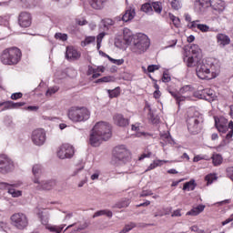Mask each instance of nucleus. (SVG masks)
<instances>
[{"mask_svg": "<svg viewBox=\"0 0 233 233\" xmlns=\"http://www.w3.org/2000/svg\"><path fill=\"white\" fill-rule=\"evenodd\" d=\"M112 137V127L106 122H97L93 127L89 144L91 147H99L103 141H108Z\"/></svg>", "mask_w": 233, "mask_h": 233, "instance_id": "nucleus-1", "label": "nucleus"}, {"mask_svg": "<svg viewBox=\"0 0 233 233\" xmlns=\"http://www.w3.org/2000/svg\"><path fill=\"white\" fill-rule=\"evenodd\" d=\"M23 56V53H21V49L17 47H11L5 49L2 52V55L0 56L1 63L3 65H17L19 61H21V57Z\"/></svg>", "mask_w": 233, "mask_h": 233, "instance_id": "nucleus-2", "label": "nucleus"}, {"mask_svg": "<svg viewBox=\"0 0 233 233\" xmlns=\"http://www.w3.org/2000/svg\"><path fill=\"white\" fill-rule=\"evenodd\" d=\"M67 117L73 123H81L90 119V111L86 107L73 106L68 109Z\"/></svg>", "mask_w": 233, "mask_h": 233, "instance_id": "nucleus-3", "label": "nucleus"}, {"mask_svg": "<svg viewBox=\"0 0 233 233\" xmlns=\"http://www.w3.org/2000/svg\"><path fill=\"white\" fill-rule=\"evenodd\" d=\"M150 46V39L147 35L138 34L133 42V52L136 54H143V52H147L148 47Z\"/></svg>", "mask_w": 233, "mask_h": 233, "instance_id": "nucleus-4", "label": "nucleus"}, {"mask_svg": "<svg viewBox=\"0 0 233 233\" xmlns=\"http://www.w3.org/2000/svg\"><path fill=\"white\" fill-rule=\"evenodd\" d=\"M11 225L18 230H25L28 227V217L25 213H15L10 217Z\"/></svg>", "mask_w": 233, "mask_h": 233, "instance_id": "nucleus-5", "label": "nucleus"}, {"mask_svg": "<svg viewBox=\"0 0 233 233\" xmlns=\"http://www.w3.org/2000/svg\"><path fill=\"white\" fill-rule=\"evenodd\" d=\"M128 156H130V152L125 147H116L112 158L113 165H116V163H127L128 161Z\"/></svg>", "mask_w": 233, "mask_h": 233, "instance_id": "nucleus-6", "label": "nucleus"}, {"mask_svg": "<svg viewBox=\"0 0 233 233\" xmlns=\"http://www.w3.org/2000/svg\"><path fill=\"white\" fill-rule=\"evenodd\" d=\"M74 154V147L70 144H63L56 151V156L59 159H72Z\"/></svg>", "mask_w": 233, "mask_h": 233, "instance_id": "nucleus-7", "label": "nucleus"}, {"mask_svg": "<svg viewBox=\"0 0 233 233\" xmlns=\"http://www.w3.org/2000/svg\"><path fill=\"white\" fill-rule=\"evenodd\" d=\"M196 72L199 79H212V75L210 74V66H208V64H205V62L202 60H200V63H198L197 66Z\"/></svg>", "mask_w": 233, "mask_h": 233, "instance_id": "nucleus-8", "label": "nucleus"}, {"mask_svg": "<svg viewBox=\"0 0 233 233\" xmlns=\"http://www.w3.org/2000/svg\"><path fill=\"white\" fill-rule=\"evenodd\" d=\"M14 161L8 157L6 155H0V173L8 174L14 170Z\"/></svg>", "mask_w": 233, "mask_h": 233, "instance_id": "nucleus-9", "label": "nucleus"}, {"mask_svg": "<svg viewBox=\"0 0 233 233\" xmlns=\"http://www.w3.org/2000/svg\"><path fill=\"white\" fill-rule=\"evenodd\" d=\"M31 139L34 145H36V147H42V145H45V141H46V133L44 129H35L32 133Z\"/></svg>", "mask_w": 233, "mask_h": 233, "instance_id": "nucleus-10", "label": "nucleus"}, {"mask_svg": "<svg viewBox=\"0 0 233 233\" xmlns=\"http://www.w3.org/2000/svg\"><path fill=\"white\" fill-rule=\"evenodd\" d=\"M201 118L191 116L187 119V129L191 134H199L201 132Z\"/></svg>", "mask_w": 233, "mask_h": 233, "instance_id": "nucleus-11", "label": "nucleus"}, {"mask_svg": "<svg viewBox=\"0 0 233 233\" xmlns=\"http://www.w3.org/2000/svg\"><path fill=\"white\" fill-rule=\"evenodd\" d=\"M34 183L37 185V190H52V188L57 185L56 180L39 181V178H34Z\"/></svg>", "mask_w": 233, "mask_h": 233, "instance_id": "nucleus-12", "label": "nucleus"}, {"mask_svg": "<svg viewBox=\"0 0 233 233\" xmlns=\"http://www.w3.org/2000/svg\"><path fill=\"white\" fill-rule=\"evenodd\" d=\"M18 25L21 28H28L32 25V15L28 12H22L18 15Z\"/></svg>", "mask_w": 233, "mask_h": 233, "instance_id": "nucleus-13", "label": "nucleus"}, {"mask_svg": "<svg viewBox=\"0 0 233 233\" xmlns=\"http://www.w3.org/2000/svg\"><path fill=\"white\" fill-rule=\"evenodd\" d=\"M217 128L218 132H221L222 134H227L226 139H228V141H230V139H232V137H233V122L232 121H230L228 126L217 124Z\"/></svg>", "mask_w": 233, "mask_h": 233, "instance_id": "nucleus-14", "label": "nucleus"}, {"mask_svg": "<svg viewBox=\"0 0 233 233\" xmlns=\"http://www.w3.org/2000/svg\"><path fill=\"white\" fill-rule=\"evenodd\" d=\"M217 128L218 132H221L222 134H227L226 139H228V141H230V139H232V137H233V122L232 121H230L228 126L217 124Z\"/></svg>", "mask_w": 233, "mask_h": 233, "instance_id": "nucleus-15", "label": "nucleus"}, {"mask_svg": "<svg viewBox=\"0 0 233 233\" xmlns=\"http://www.w3.org/2000/svg\"><path fill=\"white\" fill-rule=\"evenodd\" d=\"M113 123L114 125H116V127H121L122 128H125V127H128L130 125V120L128 118H126L125 116L119 113H116L113 116Z\"/></svg>", "mask_w": 233, "mask_h": 233, "instance_id": "nucleus-16", "label": "nucleus"}, {"mask_svg": "<svg viewBox=\"0 0 233 233\" xmlns=\"http://www.w3.org/2000/svg\"><path fill=\"white\" fill-rule=\"evenodd\" d=\"M200 99L212 103V101H216V92L210 88L203 89L200 94Z\"/></svg>", "mask_w": 233, "mask_h": 233, "instance_id": "nucleus-17", "label": "nucleus"}, {"mask_svg": "<svg viewBox=\"0 0 233 233\" xmlns=\"http://www.w3.org/2000/svg\"><path fill=\"white\" fill-rule=\"evenodd\" d=\"M160 145L161 147H167V145H176V142H174V139L172 138V136H170V133H161Z\"/></svg>", "mask_w": 233, "mask_h": 233, "instance_id": "nucleus-18", "label": "nucleus"}, {"mask_svg": "<svg viewBox=\"0 0 233 233\" xmlns=\"http://www.w3.org/2000/svg\"><path fill=\"white\" fill-rule=\"evenodd\" d=\"M66 57L70 61H76L81 57V54H79L74 47H66Z\"/></svg>", "mask_w": 233, "mask_h": 233, "instance_id": "nucleus-19", "label": "nucleus"}, {"mask_svg": "<svg viewBox=\"0 0 233 233\" xmlns=\"http://www.w3.org/2000/svg\"><path fill=\"white\" fill-rule=\"evenodd\" d=\"M217 43L223 48L227 46V45H230V37L225 34H218Z\"/></svg>", "mask_w": 233, "mask_h": 233, "instance_id": "nucleus-20", "label": "nucleus"}, {"mask_svg": "<svg viewBox=\"0 0 233 233\" xmlns=\"http://www.w3.org/2000/svg\"><path fill=\"white\" fill-rule=\"evenodd\" d=\"M108 0H89V5L94 10H103Z\"/></svg>", "mask_w": 233, "mask_h": 233, "instance_id": "nucleus-21", "label": "nucleus"}, {"mask_svg": "<svg viewBox=\"0 0 233 233\" xmlns=\"http://www.w3.org/2000/svg\"><path fill=\"white\" fill-rule=\"evenodd\" d=\"M211 6L217 12H223L225 10V2L223 0H211Z\"/></svg>", "mask_w": 233, "mask_h": 233, "instance_id": "nucleus-22", "label": "nucleus"}, {"mask_svg": "<svg viewBox=\"0 0 233 233\" xmlns=\"http://www.w3.org/2000/svg\"><path fill=\"white\" fill-rule=\"evenodd\" d=\"M199 56H196L195 55H192L191 56H188L187 59V66L189 68H192V66H198L200 63Z\"/></svg>", "mask_w": 233, "mask_h": 233, "instance_id": "nucleus-23", "label": "nucleus"}, {"mask_svg": "<svg viewBox=\"0 0 233 233\" xmlns=\"http://www.w3.org/2000/svg\"><path fill=\"white\" fill-rule=\"evenodd\" d=\"M205 210V205H198L187 213V216H199Z\"/></svg>", "mask_w": 233, "mask_h": 233, "instance_id": "nucleus-24", "label": "nucleus"}, {"mask_svg": "<svg viewBox=\"0 0 233 233\" xmlns=\"http://www.w3.org/2000/svg\"><path fill=\"white\" fill-rule=\"evenodd\" d=\"M135 16H136V12L134 10H127L122 15L121 19L125 23H128V21H132V19H134Z\"/></svg>", "mask_w": 233, "mask_h": 233, "instance_id": "nucleus-25", "label": "nucleus"}, {"mask_svg": "<svg viewBox=\"0 0 233 233\" xmlns=\"http://www.w3.org/2000/svg\"><path fill=\"white\" fill-rule=\"evenodd\" d=\"M211 0H196L195 6H198L199 10L201 8H208L211 6Z\"/></svg>", "mask_w": 233, "mask_h": 233, "instance_id": "nucleus-26", "label": "nucleus"}, {"mask_svg": "<svg viewBox=\"0 0 233 233\" xmlns=\"http://www.w3.org/2000/svg\"><path fill=\"white\" fill-rule=\"evenodd\" d=\"M196 187H198L196 180L191 179L184 184L182 190H187V192H190V190H196Z\"/></svg>", "mask_w": 233, "mask_h": 233, "instance_id": "nucleus-27", "label": "nucleus"}, {"mask_svg": "<svg viewBox=\"0 0 233 233\" xmlns=\"http://www.w3.org/2000/svg\"><path fill=\"white\" fill-rule=\"evenodd\" d=\"M38 217L41 219L42 225H48V218H50V213L48 211L38 212Z\"/></svg>", "mask_w": 233, "mask_h": 233, "instance_id": "nucleus-28", "label": "nucleus"}, {"mask_svg": "<svg viewBox=\"0 0 233 233\" xmlns=\"http://www.w3.org/2000/svg\"><path fill=\"white\" fill-rule=\"evenodd\" d=\"M99 216H106L107 218H112L113 213L108 209H102V210L96 211L93 215V218H99Z\"/></svg>", "mask_w": 233, "mask_h": 233, "instance_id": "nucleus-29", "label": "nucleus"}, {"mask_svg": "<svg viewBox=\"0 0 233 233\" xmlns=\"http://www.w3.org/2000/svg\"><path fill=\"white\" fill-rule=\"evenodd\" d=\"M163 163H168L167 160H155L150 166L146 169V172H148L150 170H154V168H157V167H161Z\"/></svg>", "mask_w": 233, "mask_h": 233, "instance_id": "nucleus-30", "label": "nucleus"}, {"mask_svg": "<svg viewBox=\"0 0 233 233\" xmlns=\"http://www.w3.org/2000/svg\"><path fill=\"white\" fill-rule=\"evenodd\" d=\"M141 12H145V14H148L152 15L154 14V9L152 8V5L150 3H146L141 6Z\"/></svg>", "mask_w": 233, "mask_h": 233, "instance_id": "nucleus-31", "label": "nucleus"}, {"mask_svg": "<svg viewBox=\"0 0 233 233\" xmlns=\"http://www.w3.org/2000/svg\"><path fill=\"white\" fill-rule=\"evenodd\" d=\"M189 54H192V56H196V57H199V54H201V49L199 48V46L192 44L190 46Z\"/></svg>", "mask_w": 233, "mask_h": 233, "instance_id": "nucleus-32", "label": "nucleus"}, {"mask_svg": "<svg viewBox=\"0 0 233 233\" xmlns=\"http://www.w3.org/2000/svg\"><path fill=\"white\" fill-rule=\"evenodd\" d=\"M41 165H35L33 166V169H32V172H33V175L35 176V179H39L38 177L41 176Z\"/></svg>", "mask_w": 233, "mask_h": 233, "instance_id": "nucleus-33", "label": "nucleus"}, {"mask_svg": "<svg viewBox=\"0 0 233 233\" xmlns=\"http://www.w3.org/2000/svg\"><path fill=\"white\" fill-rule=\"evenodd\" d=\"M8 194H11L12 198H21V196H23V191L16 190L13 187H8Z\"/></svg>", "mask_w": 233, "mask_h": 233, "instance_id": "nucleus-34", "label": "nucleus"}, {"mask_svg": "<svg viewBox=\"0 0 233 233\" xmlns=\"http://www.w3.org/2000/svg\"><path fill=\"white\" fill-rule=\"evenodd\" d=\"M168 17H169L170 21H172L174 26H176L177 28V26H179V25H181V20L179 19V17H177L172 13L168 14Z\"/></svg>", "mask_w": 233, "mask_h": 233, "instance_id": "nucleus-35", "label": "nucleus"}, {"mask_svg": "<svg viewBox=\"0 0 233 233\" xmlns=\"http://www.w3.org/2000/svg\"><path fill=\"white\" fill-rule=\"evenodd\" d=\"M212 161H213L214 167H219V165L223 163V157H221V155H214L212 157Z\"/></svg>", "mask_w": 233, "mask_h": 233, "instance_id": "nucleus-36", "label": "nucleus"}, {"mask_svg": "<svg viewBox=\"0 0 233 233\" xmlns=\"http://www.w3.org/2000/svg\"><path fill=\"white\" fill-rule=\"evenodd\" d=\"M116 81V77L112 76H104L96 80V83H114Z\"/></svg>", "mask_w": 233, "mask_h": 233, "instance_id": "nucleus-37", "label": "nucleus"}, {"mask_svg": "<svg viewBox=\"0 0 233 233\" xmlns=\"http://www.w3.org/2000/svg\"><path fill=\"white\" fill-rule=\"evenodd\" d=\"M107 92L111 99H113V97H118V96L121 94L119 87H116L113 90L108 89Z\"/></svg>", "mask_w": 233, "mask_h": 233, "instance_id": "nucleus-38", "label": "nucleus"}, {"mask_svg": "<svg viewBox=\"0 0 233 233\" xmlns=\"http://www.w3.org/2000/svg\"><path fill=\"white\" fill-rule=\"evenodd\" d=\"M50 232L61 233L65 228L64 225L61 226H50L47 228Z\"/></svg>", "mask_w": 233, "mask_h": 233, "instance_id": "nucleus-39", "label": "nucleus"}, {"mask_svg": "<svg viewBox=\"0 0 233 233\" xmlns=\"http://www.w3.org/2000/svg\"><path fill=\"white\" fill-rule=\"evenodd\" d=\"M58 91H59V87L57 86L49 87L46 92V97H50V96H54V94H56Z\"/></svg>", "mask_w": 233, "mask_h": 233, "instance_id": "nucleus-40", "label": "nucleus"}, {"mask_svg": "<svg viewBox=\"0 0 233 233\" xmlns=\"http://www.w3.org/2000/svg\"><path fill=\"white\" fill-rule=\"evenodd\" d=\"M151 6L157 14H161V12H163V7L159 2L152 3Z\"/></svg>", "mask_w": 233, "mask_h": 233, "instance_id": "nucleus-41", "label": "nucleus"}, {"mask_svg": "<svg viewBox=\"0 0 233 233\" xmlns=\"http://www.w3.org/2000/svg\"><path fill=\"white\" fill-rule=\"evenodd\" d=\"M197 28L198 30H200V32H204V33L210 32V26L205 24H198Z\"/></svg>", "mask_w": 233, "mask_h": 233, "instance_id": "nucleus-42", "label": "nucleus"}, {"mask_svg": "<svg viewBox=\"0 0 233 233\" xmlns=\"http://www.w3.org/2000/svg\"><path fill=\"white\" fill-rule=\"evenodd\" d=\"M88 222H84L83 224H80L76 228L74 229L75 233H79L81 232V230H85L86 228H88Z\"/></svg>", "mask_w": 233, "mask_h": 233, "instance_id": "nucleus-43", "label": "nucleus"}, {"mask_svg": "<svg viewBox=\"0 0 233 233\" xmlns=\"http://www.w3.org/2000/svg\"><path fill=\"white\" fill-rule=\"evenodd\" d=\"M215 119V127L218 128V125H227V119L224 117L218 118V116H214Z\"/></svg>", "mask_w": 233, "mask_h": 233, "instance_id": "nucleus-44", "label": "nucleus"}, {"mask_svg": "<svg viewBox=\"0 0 233 233\" xmlns=\"http://www.w3.org/2000/svg\"><path fill=\"white\" fill-rule=\"evenodd\" d=\"M106 57L114 65L121 66V65H123V63H125V59H123V58H121V59H114L110 56H106Z\"/></svg>", "mask_w": 233, "mask_h": 233, "instance_id": "nucleus-45", "label": "nucleus"}, {"mask_svg": "<svg viewBox=\"0 0 233 233\" xmlns=\"http://www.w3.org/2000/svg\"><path fill=\"white\" fill-rule=\"evenodd\" d=\"M55 39H59V41H66L68 39V35L63 33H56L55 35Z\"/></svg>", "mask_w": 233, "mask_h": 233, "instance_id": "nucleus-46", "label": "nucleus"}, {"mask_svg": "<svg viewBox=\"0 0 233 233\" xmlns=\"http://www.w3.org/2000/svg\"><path fill=\"white\" fill-rule=\"evenodd\" d=\"M190 92H192V86H184L179 90L180 94H190Z\"/></svg>", "mask_w": 233, "mask_h": 233, "instance_id": "nucleus-47", "label": "nucleus"}, {"mask_svg": "<svg viewBox=\"0 0 233 233\" xmlns=\"http://www.w3.org/2000/svg\"><path fill=\"white\" fill-rule=\"evenodd\" d=\"M0 105H2V106H4L3 110H10L13 108L12 101L2 102V103H0Z\"/></svg>", "mask_w": 233, "mask_h": 233, "instance_id": "nucleus-48", "label": "nucleus"}, {"mask_svg": "<svg viewBox=\"0 0 233 233\" xmlns=\"http://www.w3.org/2000/svg\"><path fill=\"white\" fill-rule=\"evenodd\" d=\"M82 43L84 44V46H86V45H90L91 43H96V36H88Z\"/></svg>", "mask_w": 233, "mask_h": 233, "instance_id": "nucleus-49", "label": "nucleus"}, {"mask_svg": "<svg viewBox=\"0 0 233 233\" xmlns=\"http://www.w3.org/2000/svg\"><path fill=\"white\" fill-rule=\"evenodd\" d=\"M171 6L174 10H179L181 8V3L178 0H173L171 2Z\"/></svg>", "mask_w": 233, "mask_h": 233, "instance_id": "nucleus-50", "label": "nucleus"}, {"mask_svg": "<svg viewBox=\"0 0 233 233\" xmlns=\"http://www.w3.org/2000/svg\"><path fill=\"white\" fill-rule=\"evenodd\" d=\"M172 81V78L170 77V75L167 73H164L162 76V82L163 83H170Z\"/></svg>", "mask_w": 233, "mask_h": 233, "instance_id": "nucleus-51", "label": "nucleus"}, {"mask_svg": "<svg viewBox=\"0 0 233 233\" xmlns=\"http://www.w3.org/2000/svg\"><path fill=\"white\" fill-rule=\"evenodd\" d=\"M8 187H17L15 184H8L6 182H0L1 190H5V188H8Z\"/></svg>", "mask_w": 233, "mask_h": 233, "instance_id": "nucleus-52", "label": "nucleus"}, {"mask_svg": "<svg viewBox=\"0 0 233 233\" xmlns=\"http://www.w3.org/2000/svg\"><path fill=\"white\" fill-rule=\"evenodd\" d=\"M21 97H23V93H21V92L13 93L11 95V99H13L14 101H17V99H21Z\"/></svg>", "mask_w": 233, "mask_h": 233, "instance_id": "nucleus-53", "label": "nucleus"}, {"mask_svg": "<svg viewBox=\"0 0 233 233\" xmlns=\"http://www.w3.org/2000/svg\"><path fill=\"white\" fill-rule=\"evenodd\" d=\"M156 70H159L158 65H150L147 66V72L149 73L156 72Z\"/></svg>", "mask_w": 233, "mask_h": 233, "instance_id": "nucleus-54", "label": "nucleus"}, {"mask_svg": "<svg viewBox=\"0 0 233 233\" xmlns=\"http://www.w3.org/2000/svg\"><path fill=\"white\" fill-rule=\"evenodd\" d=\"M87 72H86V76H94V74H96V72H97V69L94 68L92 66H87Z\"/></svg>", "mask_w": 233, "mask_h": 233, "instance_id": "nucleus-55", "label": "nucleus"}, {"mask_svg": "<svg viewBox=\"0 0 233 233\" xmlns=\"http://www.w3.org/2000/svg\"><path fill=\"white\" fill-rule=\"evenodd\" d=\"M203 159L207 160V156L197 155V156L194 157L193 162L198 163V161H201Z\"/></svg>", "mask_w": 233, "mask_h": 233, "instance_id": "nucleus-56", "label": "nucleus"}, {"mask_svg": "<svg viewBox=\"0 0 233 233\" xmlns=\"http://www.w3.org/2000/svg\"><path fill=\"white\" fill-rule=\"evenodd\" d=\"M124 228L127 231L130 232V230H132V228H136V223L131 222L129 224H127Z\"/></svg>", "mask_w": 233, "mask_h": 233, "instance_id": "nucleus-57", "label": "nucleus"}, {"mask_svg": "<svg viewBox=\"0 0 233 233\" xmlns=\"http://www.w3.org/2000/svg\"><path fill=\"white\" fill-rule=\"evenodd\" d=\"M154 193L152 190H143L140 194V198H147L148 196H152Z\"/></svg>", "mask_w": 233, "mask_h": 233, "instance_id": "nucleus-58", "label": "nucleus"}, {"mask_svg": "<svg viewBox=\"0 0 233 233\" xmlns=\"http://www.w3.org/2000/svg\"><path fill=\"white\" fill-rule=\"evenodd\" d=\"M99 176H101V171L96 170L93 175H91L92 181H96V179H99Z\"/></svg>", "mask_w": 233, "mask_h": 233, "instance_id": "nucleus-59", "label": "nucleus"}, {"mask_svg": "<svg viewBox=\"0 0 233 233\" xmlns=\"http://www.w3.org/2000/svg\"><path fill=\"white\" fill-rule=\"evenodd\" d=\"M191 232H195V233H205V230L203 229H199L198 226H192L190 228Z\"/></svg>", "mask_w": 233, "mask_h": 233, "instance_id": "nucleus-60", "label": "nucleus"}, {"mask_svg": "<svg viewBox=\"0 0 233 233\" xmlns=\"http://www.w3.org/2000/svg\"><path fill=\"white\" fill-rule=\"evenodd\" d=\"M25 105L26 103L25 102H17V103L12 102L13 108H19L21 106H25Z\"/></svg>", "mask_w": 233, "mask_h": 233, "instance_id": "nucleus-61", "label": "nucleus"}, {"mask_svg": "<svg viewBox=\"0 0 233 233\" xmlns=\"http://www.w3.org/2000/svg\"><path fill=\"white\" fill-rule=\"evenodd\" d=\"M76 25H79V26H85V25H88V22L86 19L79 20L76 19Z\"/></svg>", "mask_w": 233, "mask_h": 233, "instance_id": "nucleus-62", "label": "nucleus"}, {"mask_svg": "<svg viewBox=\"0 0 233 233\" xmlns=\"http://www.w3.org/2000/svg\"><path fill=\"white\" fill-rule=\"evenodd\" d=\"M185 99H187V97L181 96V93H179L177 98L176 99L178 106L181 105V101H185Z\"/></svg>", "mask_w": 233, "mask_h": 233, "instance_id": "nucleus-63", "label": "nucleus"}, {"mask_svg": "<svg viewBox=\"0 0 233 233\" xmlns=\"http://www.w3.org/2000/svg\"><path fill=\"white\" fill-rule=\"evenodd\" d=\"M104 24H105V26H106V25L108 26H112V25H114V20H112L110 18H106L104 20Z\"/></svg>", "mask_w": 233, "mask_h": 233, "instance_id": "nucleus-64", "label": "nucleus"}]
</instances>
